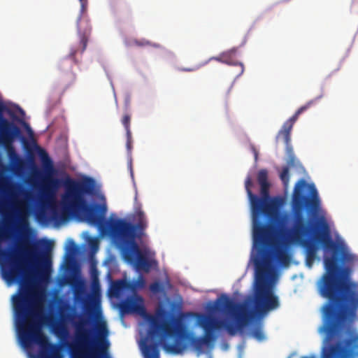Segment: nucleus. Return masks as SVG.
<instances>
[{"label":"nucleus","instance_id":"obj_1","mask_svg":"<svg viewBox=\"0 0 358 358\" xmlns=\"http://www.w3.org/2000/svg\"><path fill=\"white\" fill-rule=\"evenodd\" d=\"M320 201L314 185H308L303 179L295 185L292 194V210L294 223L283 237L285 248L296 244L305 250L306 264L311 267L316 259L320 246L329 250L332 255L324 257L325 273L318 283L321 296L327 301L322 307V325L320 331L325 334V341L332 342L343 328L348 318H354L358 310V292L353 285L344 280L341 273V263H350L355 255L336 244L331 234L329 225L324 217L317 221V230L314 233L304 217L305 208L317 210Z\"/></svg>","mask_w":358,"mask_h":358},{"label":"nucleus","instance_id":"obj_2","mask_svg":"<svg viewBox=\"0 0 358 358\" xmlns=\"http://www.w3.org/2000/svg\"><path fill=\"white\" fill-rule=\"evenodd\" d=\"M8 238V230L0 227V275L8 285L20 284L17 294L13 296V306L16 319L19 339L24 348L33 343L40 347V358H52L54 349L43 333L41 313L42 294L27 283L29 266L41 259L37 246L22 236L13 249L3 248L1 243Z\"/></svg>","mask_w":358,"mask_h":358},{"label":"nucleus","instance_id":"obj_3","mask_svg":"<svg viewBox=\"0 0 358 358\" xmlns=\"http://www.w3.org/2000/svg\"><path fill=\"white\" fill-rule=\"evenodd\" d=\"M252 186V179L248 176L245 187L252 212L253 245L259 256L255 260L257 278L255 303L258 310H268L278 305V296L266 284L271 262L275 260L282 266H287L290 262V257L282 242L289 229L282 227L283 219L278 214L275 203L267 202L254 194Z\"/></svg>","mask_w":358,"mask_h":358},{"label":"nucleus","instance_id":"obj_4","mask_svg":"<svg viewBox=\"0 0 358 358\" xmlns=\"http://www.w3.org/2000/svg\"><path fill=\"white\" fill-rule=\"evenodd\" d=\"M255 295L256 290L253 299V310L248 309L244 304L236 303L226 295H222L216 300L215 308L217 311L226 312L232 315L236 319L237 324L218 319L211 315L196 313V323L203 330L204 334L202 337L194 338L192 340L194 347L197 350H201L204 345H208L214 341L216 338L215 332L222 329H225L229 335L234 336L238 329L245 327L256 315H262L278 308L279 301H278V305L275 308L258 310L255 303Z\"/></svg>","mask_w":358,"mask_h":358},{"label":"nucleus","instance_id":"obj_5","mask_svg":"<svg viewBox=\"0 0 358 358\" xmlns=\"http://www.w3.org/2000/svg\"><path fill=\"white\" fill-rule=\"evenodd\" d=\"M136 221L134 224L124 219L113 220L110 224V230L117 239L125 262L134 264L138 270L148 272L150 268V262L136 241L142 238L148 225L143 211L136 212Z\"/></svg>","mask_w":358,"mask_h":358},{"label":"nucleus","instance_id":"obj_6","mask_svg":"<svg viewBox=\"0 0 358 358\" xmlns=\"http://www.w3.org/2000/svg\"><path fill=\"white\" fill-rule=\"evenodd\" d=\"M94 185V180L90 177L80 182L70 180L62 198V209L64 214L82 215L88 223L101 227L107 210L106 204H89L84 197L93 194Z\"/></svg>","mask_w":358,"mask_h":358},{"label":"nucleus","instance_id":"obj_7","mask_svg":"<svg viewBox=\"0 0 358 358\" xmlns=\"http://www.w3.org/2000/svg\"><path fill=\"white\" fill-rule=\"evenodd\" d=\"M148 321L151 326L149 331L151 337L158 336L160 334L164 338H175L173 343L164 344V348L166 350L179 354L186 349V341L189 335L176 327L177 319L171 313L163 308H159L156 311L155 316H149Z\"/></svg>","mask_w":358,"mask_h":358},{"label":"nucleus","instance_id":"obj_8","mask_svg":"<svg viewBox=\"0 0 358 358\" xmlns=\"http://www.w3.org/2000/svg\"><path fill=\"white\" fill-rule=\"evenodd\" d=\"M32 200V192L22 183L9 182L6 176L0 175V215L6 213L7 201L20 215H26Z\"/></svg>","mask_w":358,"mask_h":358},{"label":"nucleus","instance_id":"obj_9","mask_svg":"<svg viewBox=\"0 0 358 358\" xmlns=\"http://www.w3.org/2000/svg\"><path fill=\"white\" fill-rule=\"evenodd\" d=\"M3 106L0 103V146L7 150L10 157L13 155L16 159L13 144L14 141L21 136L22 132L18 126L10 121L3 115Z\"/></svg>","mask_w":358,"mask_h":358},{"label":"nucleus","instance_id":"obj_10","mask_svg":"<svg viewBox=\"0 0 358 358\" xmlns=\"http://www.w3.org/2000/svg\"><path fill=\"white\" fill-rule=\"evenodd\" d=\"M315 103V100H310L307 102L305 105L301 106L295 113L289 118L286 122H284L281 129L278 131L277 139L282 137L285 145L286 150L288 156L293 154V149L290 145V140H291V131L292 130L293 126L298 120L299 115L310 108Z\"/></svg>","mask_w":358,"mask_h":358},{"label":"nucleus","instance_id":"obj_11","mask_svg":"<svg viewBox=\"0 0 358 358\" xmlns=\"http://www.w3.org/2000/svg\"><path fill=\"white\" fill-rule=\"evenodd\" d=\"M96 341L94 347L92 348L90 358H101L106 356L108 342L106 337L108 331L105 322H101L96 325Z\"/></svg>","mask_w":358,"mask_h":358},{"label":"nucleus","instance_id":"obj_12","mask_svg":"<svg viewBox=\"0 0 358 358\" xmlns=\"http://www.w3.org/2000/svg\"><path fill=\"white\" fill-rule=\"evenodd\" d=\"M87 320L80 317L78 322H73L75 337L78 345L83 349H90L92 344V331L85 328Z\"/></svg>","mask_w":358,"mask_h":358},{"label":"nucleus","instance_id":"obj_13","mask_svg":"<svg viewBox=\"0 0 358 358\" xmlns=\"http://www.w3.org/2000/svg\"><path fill=\"white\" fill-rule=\"evenodd\" d=\"M257 182L260 185V194L262 199H265L267 202H274L271 200L269 196L270 183L268 180V171L266 169H261L257 173Z\"/></svg>","mask_w":358,"mask_h":358},{"label":"nucleus","instance_id":"obj_14","mask_svg":"<svg viewBox=\"0 0 358 358\" xmlns=\"http://www.w3.org/2000/svg\"><path fill=\"white\" fill-rule=\"evenodd\" d=\"M51 327L55 334L59 339V341L64 345H69V343L68 341L69 338V331L65 323L62 322H56L53 324H51Z\"/></svg>","mask_w":358,"mask_h":358},{"label":"nucleus","instance_id":"obj_15","mask_svg":"<svg viewBox=\"0 0 358 358\" xmlns=\"http://www.w3.org/2000/svg\"><path fill=\"white\" fill-rule=\"evenodd\" d=\"M85 308L91 317L95 315V310L100 308V295L99 293L94 292L90 294L88 299L84 301Z\"/></svg>","mask_w":358,"mask_h":358},{"label":"nucleus","instance_id":"obj_16","mask_svg":"<svg viewBox=\"0 0 358 358\" xmlns=\"http://www.w3.org/2000/svg\"><path fill=\"white\" fill-rule=\"evenodd\" d=\"M122 310L124 312H133L139 314L145 313V308L143 304V299L141 296L136 297L126 302L122 306Z\"/></svg>","mask_w":358,"mask_h":358},{"label":"nucleus","instance_id":"obj_17","mask_svg":"<svg viewBox=\"0 0 358 358\" xmlns=\"http://www.w3.org/2000/svg\"><path fill=\"white\" fill-rule=\"evenodd\" d=\"M236 50H237L236 48H232L228 51L224 52V55L225 56L224 57L226 62H223V63L229 65H238L240 66V71L238 73V75H241L244 71V66L243 63L238 62L236 60Z\"/></svg>","mask_w":358,"mask_h":358},{"label":"nucleus","instance_id":"obj_18","mask_svg":"<svg viewBox=\"0 0 358 358\" xmlns=\"http://www.w3.org/2000/svg\"><path fill=\"white\" fill-rule=\"evenodd\" d=\"M87 41H88L87 36L85 34H81L80 36L79 43L77 45H76L71 48L69 56L74 60L75 62H76V59H75L76 54L78 52L83 53L85 50L87 45Z\"/></svg>","mask_w":358,"mask_h":358},{"label":"nucleus","instance_id":"obj_19","mask_svg":"<svg viewBox=\"0 0 358 358\" xmlns=\"http://www.w3.org/2000/svg\"><path fill=\"white\" fill-rule=\"evenodd\" d=\"M224 57L225 56L224 55V52H222V54H220L217 57H211L208 60H206L204 62H200V63H199L197 64H195L194 66H193L192 67H189V68H179L178 70L180 71H185V72L194 71H196V70L199 69L202 66L206 65L208 63V62L212 60V59H215V60H216V61H217L219 62L223 63V62H226Z\"/></svg>","mask_w":358,"mask_h":358},{"label":"nucleus","instance_id":"obj_20","mask_svg":"<svg viewBox=\"0 0 358 358\" xmlns=\"http://www.w3.org/2000/svg\"><path fill=\"white\" fill-rule=\"evenodd\" d=\"M159 342L148 345L145 347L143 353L145 358H159Z\"/></svg>","mask_w":358,"mask_h":358},{"label":"nucleus","instance_id":"obj_21","mask_svg":"<svg viewBox=\"0 0 358 358\" xmlns=\"http://www.w3.org/2000/svg\"><path fill=\"white\" fill-rule=\"evenodd\" d=\"M50 179H44L39 185V196L41 199H46L50 194Z\"/></svg>","mask_w":358,"mask_h":358},{"label":"nucleus","instance_id":"obj_22","mask_svg":"<svg viewBox=\"0 0 358 358\" xmlns=\"http://www.w3.org/2000/svg\"><path fill=\"white\" fill-rule=\"evenodd\" d=\"M150 291L155 294H162L164 292V286L162 282L155 281L151 283L149 286Z\"/></svg>","mask_w":358,"mask_h":358},{"label":"nucleus","instance_id":"obj_23","mask_svg":"<svg viewBox=\"0 0 358 358\" xmlns=\"http://www.w3.org/2000/svg\"><path fill=\"white\" fill-rule=\"evenodd\" d=\"M130 287L131 285L124 280H117L114 282L113 284V289L116 292H120V291L129 288Z\"/></svg>","mask_w":358,"mask_h":358},{"label":"nucleus","instance_id":"obj_24","mask_svg":"<svg viewBox=\"0 0 358 358\" xmlns=\"http://www.w3.org/2000/svg\"><path fill=\"white\" fill-rule=\"evenodd\" d=\"M280 178L283 182L284 185L287 187L289 181V173L288 166H285L282 168V170L280 173Z\"/></svg>","mask_w":358,"mask_h":358},{"label":"nucleus","instance_id":"obj_25","mask_svg":"<svg viewBox=\"0 0 358 358\" xmlns=\"http://www.w3.org/2000/svg\"><path fill=\"white\" fill-rule=\"evenodd\" d=\"M40 155H41V158L43 165L46 168H49V169H52V161L50 159L48 153L44 150H41Z\"/></svg>","mask_w":358,"mask_h":358},{"label":"nucleus","instance_id":"obj_26","mask_svg":"<svg viewBox=\"0 0 358 358\" xmlns=\"http://www.w3.org/2000/svg\"><path fill=\"white\" fill-rule=\"evenodd\" d=\"M121 122L126 130V134H128L129 131H131V129H130V123H131L130 115H129L127 113L124 114L122 118Z\"/></svg>","mask_w":358,"mask_h":358},{"label":"nucleus","instance_id":"obj_27","mask_svg":"<svg viewBox=\"0 0 358 358\" xmlns=\"http://www.w3.org/2000/svg\"><path fill=\"white\" fill-rule=\"evenodd\" d=\"M126 137H127L126 147H127L128 152H131V149H132V143H133L131 131H129L128 134H126Z\"/></svg>","mask_w":358,"mask_h":358},{"label":"nucleus","instance_id":"obj_28","mask_svg":"<svg viewBox=\"0 0 358 358\" xmlns=\"http://www.w3.org/2000/svg\"><path fill=\"white\" fill-rule=\"evenodd\" d=\"M145 286V280L142 275H140L136 282V287L138 288H143Z\"/></svg>","mask_w":358,"mask_h":358},{"label":"nucleus","instance_id":"obj_29","mask_svg":"<svg viewBox=\"0 0 358 358\" xmlns=\"http://www.w3.org/2000/svg\"><path fill=\"white\" fill-rule=\"evenodd\" d=\"M296 158L294 155H290L287 160V166H294L295 165Z\"/></svg>","mask_w":358,"mask_h":358},{"label":"nucleus","instance_id":"obj_30","mask_svg":"<svg viewBox=\"0 0 358 358\" xmlns=\"http://www.w3.org/2000/svg\"><path fill=\"white\" fill-rule=\"evenodd\" d=\"M254 336L259 340H262L264 337L263 332L259 329H257L254 331Z\"/></svg>","mask_w":358,"mask_h":358},{"label":"nucleus","instance_id":"obj_31","mask_svg":"<svg viewBox=\"0 0 358 358\" xmlns=\"http://www.w3.org/2000/svg\"><path fill=\"white\" fill-rule=\"evenodd\" d=\"M70 82L65 86V89L68 88L70 85H71L76 80V75L74 73L69 74Z\"/></svg>","mask_w":358,"mask_h":358},{"label":"nucleus","instance_id":"obj_32","mask_svg":"<svg viewBox=\"0 0 358 358\" xmlns=\"http://www.w3.org/2000/svg\"><path fill=\"white\" fill-rule=\"evenodd\" d=\"M96 275V271L94 269V271H93V284L94 286L97 285V287L99 288V282Z\"/></svg>","mask_w":358,"mask_h":358},{"label":"nucleus","instance_id":"obj_33","mask_svg":"<svg viewBox=\"0 0 358 358\" xmlns=\"http://www.w3.org/2000/svg\"><path fill=\"white\" fill-rule=\"evenodd\" d=\"M135 43L138 46H144V45H148L150 44V43L148 41H136L135 42Z\"/></svg>","mask_w":358,"mask_h":358},{"label":"nucleus","instance_id":"obj_34","mask_svg":"<svg viewBox=\"0 0 358 358\" xmlns=\"http://www.w3.org/2000/svg\"><path fill=\"white\" fill-rule=\"evenodd\" d=\"M81 10L82 11L84 10V9H85L86 6H87V1H81Z\"/></svg>","mask_w":358,"mask_h":358},{"label":"nucleus","instance_id":"obj_35","mask_svg":"<svg viewBox=\"0 0 358 358\" xmlns=\"http://www.w3.org/2000/svg\"><path fill=\"white\" fill-rule=\"evenodd\" d=\"M91 245L92 248H94L95 245L96 246L97 245V242L95 240H93L92 242H91Z\"/></svg>","mask_w":358,"mask_h":358},{"label":"nucleus","instance_id":"obj_36","mask_svg":"<svg viewBox=\"0 0 358 358\" xmlns=\"http://www.w3.org/2000/svg\"><path fill=\"white\" fill-rule=\"evenodd\" d=\"M69 243H70L73 247H74V246H75V243H74L73 241L70 240V241H69Z\"/></svg>","mask_w":358,"mask_h":358},{"label":"nucleus","instance_id":"obj_37","mask_svg":"<svg viewBox=\"0 0 358 358\" xmlns=\"http://www.w3.org/2000/svg\"><path fill=\"white\" fill-rule=\"evenodd\" d=\"M80 17H78V22L80 21ZM78 29H79V25L78 24Z\"/></svg>","mask_w":358,"mask_h":358},{"label":"nucleus","instance_id":"obj_38","mask_svg":"<svg viewBox=\"0 0 358 358\" xmlns=\"http://www.w3.org/2000/svg\"><path fill=\"white\" fill-rule=\"evenodd\" d=\"M166 282H167V284H168L169 286H171V285H170V282H169V280H167Z\"/></svg>","mask_w":358,"mask_h":358}]
</instances>
